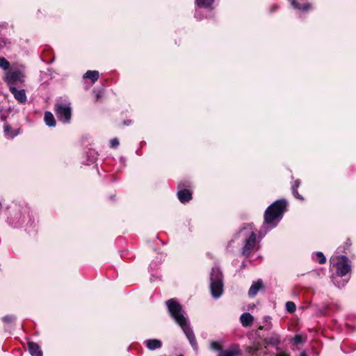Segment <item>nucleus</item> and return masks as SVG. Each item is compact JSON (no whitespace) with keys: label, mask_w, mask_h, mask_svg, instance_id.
<instances>
[{"label":"nucleus","mask_w":356,"mask_h":356,"mask_svg":"<svg viewBox=\"0 0 356 356\" xmlns=\"http://www.w3.org/2000/svg\"><path fill=\"white\" fill-rule=\"evenodd\" d=\"M165 305L170 316L181 327L193 350L197 351L198 345L195 334L188 325L186 318L184 316V310L181 304L176 299L170 298L165 302Z\"/></svg>","instance_id":"nucleus-1"},{"label":"nucleus","mask_w":356,"mask_h":356,"mask_svg":"<svg viewBox=\"0 0 356 356\" xmlns=\"http://www.w3.org/2000/svg\"><path fill=\"white\" fill-rule=\"evenodd\" d=\"M287 201L281 198L269 205L264 214V227L273 229L277 226L287 211Z\"/></svg>","instance_id":"nucleus-2"},{"label":"nucleus","mask_w":356,"mask_h":356,"mask_svg":"<svg viewBox=\"0 0 356 356\" xmlns=\"http://www.w3.org/2000/svg\"><path fill=\"white\" fill-rule=\"evenodd\" d=\"M252 224H248L240 229L234 235V238H238L241 233L245 232V244L242 248V254L245 257H249L254 251L257 243V234L252 231Z\"/></svg>","instance_id":"nucleus-3"},{"label":"nucleus","mask_w":356,"mask_h":356,"mask_svg":"<svg viewBox=\"0 0 356 356\" xmlns=\"http://www.w3.org/2000/svg\"><path fill=\"white\" fill-rule=\"evenodd\" d=\"M223 275L218 267H213L210 273V290L212 296L218 298L223 292Z\"/></svg>","instance_id":"nucleus-4"},{"label":"nucleus","mask_w":356,"mask_h":356,"mask_svg":"<svg viewBox=\"0 0 356 356\" xmlns=\"http://www.w3.org/2000/svg\"><path fill=\"white\" fill-rule=\"evenodd\" d=\"M54 112L58 119L64 122L69 123L72 118V108L70 104L56 103L54 105Z\"/></svg>","instance_id":"nucleus-5"},{"label":"nucleus","mask_w":356,"mask_h":356,"mask_svg":"<svg viewBox=\"0 0 356 356\" xmlns=\"http://www.w3.org/2000/svg\"><path fill=\"white\" fill-rule=\"evenodd\" d=\"M210 348L212 350L219 351L218 356H240L241 350L238 345H234L228 349L222 350V345L218 341H212L210 343Z\"/></svg>","instance_id":"nucleus-6"},{"label":"nucleus","mask_w":356,"mask_h":356,"mask_svg":"<svg viewBox=\"0 0 356 356\" xmlns=\"http://www.w3.org/2000/svg\"><path fill=\"white\" fill-rule=\"evenodd\" d=\"M189 186V182L187 181H181L177 184L178 191L177 195L179 200L183 204L188 202L193 198L191 191L185 188Z\"/></svg>","instance_id":"nucleus-7"},{"label":"nucleus","mask_w":356,"mask_h":356,"mask_svg":"<svg viewBox=\"0 0 356 356\" xmlns=\"http://www.w3.org/2000/svg\"><path fill=\"white\" fill-rule=\"evenodd\" d=\"M336 267V273L339 277H343L351 270L350 261L346 256L341 255L339 261L334 264Z\"/></svg>","instance_id":"nucleus-8"},{"label":"nucleus","mask_w":356,"mask_h":356,"mask_svg":"<svg viewBox=\"0 0 356 356\" xmlns=\"http://www.w3.org/2000/svg\"><path fill=\"white\" fill-rule=\"evenodd\" d=\"M291 6L296 10L302 12H308L313 9V6L311 3L304 1L302 3L298 2L297 0H288Z\"/></svg>","instance_id":"nucleus-9"},{"label":"nucleus","mask_w":356,"mask_h":356,"mask_svg":"<svg viewBox=\"0 0 356 356\" xmlns=\"http://www.w3.org/2000/svg\"><path fill=\"white\" fill-rule=\"evenodd\" d=\"M10 91L19 103L26 102V95L24 90H17L15 87L10 86Z\"/></svg>","instance_id":"nucleus-10"},{"label":"nucleus","mask_w":356,"mask_h":356,"mask_svg":"<svg viewBox=\"0 0 356 356\" xmlns=\"http://www.w3.org/2000/svg\"><path fill=\"white\" fill-rule=\"evenodd\" d=\"M28 349L32 356H43V353L38 343L28 341Z\"/></svg>","instance_id":"nucleus-11"},{"label":"nucleus","mask_w":356,"mask_h":356,"mask_svg":"<svg viewBox=\"0 0 356 356\" xmlns=\"http://www.w3.org/2000/svg\"><path fill=\"white\" fill-rule=\"evenodd\" d=\"M264 287V284L261 280H257V282L252 284L248 291V295L250 297H254L257 295L259 290Z\"/></svg>","instance_id":"nucleus-12"},{"label":"nucleus","mask_w":356,"mask_h":356,"mask_svg":"<svg viewBox=\"0 0 356 356\" xmlns=\"http://www.w3.org/2000/svg\"><path fill=\"white\" fill-rule=\"evenodd\" d=\"M264 342L268 345L273 346H277L280 343V337L276 333H272L270 336L264 339Z\"/></svg>","instance_id":"nucleus-13"},{"label":"nucleus","mask_w":356,"mask_h":356,"mask_svg":"<svg viewBox=\"0 0 356 356\" xmlns=\"http://www.w3.org/2000/svg\"><path fill=\"white\" fill-rule=\"evenodd\" d=\"M22 72L19 71H13L7 74V79L9 83L15 84L20 81Z\"/></svg>","instance_id":"nucleus-14"},{"label":"nucleus","mask_w":356,"mask_h":356,"mask_svg":"<svg viewBox=\"0 0 356 356\" xmlns=\"http://www.w3.org/2000/svg\"><path fill=\"white\" fill-rule=\"evenodd\" d=\"M241 323L243 327H249L252 325L254 318L248 312L243 313L240 317Z\"/></svg>","instance_id":"nucleus-15"},{"label":"nucleus","mask_w":356,"mask_h":356,"mask_svg":"<svg viewBox=\"0 0 356 356\" xmlns=\"http://www.w3.org/2000/svg\"><path fill=\"white\" fill-rule=\"evenodd\" d=\"M300 184L301 181L300 179L295 180L293 184L291 186V191L294 197L302 202L305 200V198L298 191V188L300 186Z\"/></svg>","instance_id":"nucleus-16"},{"label":"nucleus","mask_w":356,"mask_h":356,"mask_svg":"<svg viewBox=\"0 0 356 356\" xmlns=\"http://www.w3.org/2000/svg\"><path fill=\"white\" fill-rule=\"evenodd\" d=\"M145 344L147 348L151 350L160 348L162 346V342L156 339H148L145 341Z\"/></svg>","instance_id":"nucleus-17"},{"label":"nucleus","mask_w":356,"mask_h":356,"mask_svg":"<svg viewBox=\"0 0 356 356\" xmlns=\"http://www.w3.org/2000/svg\"><path fill=\"white\" fill-rule=\"evenodd\" d=\"M44 120L45 124L50 127H54L56 124V121L54 115L50 111H45Z\"/></svg>","instance_id":"nucleus-18"},{"label":"nucleus","mask_w":356,"mask_h":356,"mask_svg":"<svg viewBox=\"0 0 356 356\" xmlns=\"http://www.w3.org/2000/svg\"><path fill=\"white\" fill-rule=\"evenodd\" d=\"M99 77V73L97 70H88L83 75V79H90L92 83L96 82Z\"/></svg>","instance_id":"nucleus-19"},{"label":"nucleus","mask_w":356,"mask_h":356,"mask_svg":"<svg viewBox=\"0 0 356 356\" xmlns=\"http://www.w3.org/2000/svg\"><path fill=\"white\" fill-rule=\"evenodd\" d=\"M214 0H195V3L200 8H208L211 6Z\"/></svg>","instance_id":"nucleus-20"},{"label":"nucleus","mask_w":356,"mask_h":356,"mask_svg":"<svg viewBox=\"0 0 356 356\" xmlns=\"http://www.w3.org/2000/svg\"><path fill=\"white\" fill-rule=\"evenodd\" d=\"M286 309L289 313H293L296 309V304L292 301H288L286 303Z\"/></svg>","instance_id":"nucleus-21"},{"label":"nucleus","mask_w":356,"mask_h":356,"mask_svg":"<svg viewBox=\"0 0 356 356\" xmlns=\"http://www.w3.org/2000/svg\"><path fill=\"white\" fill-rule=\"evenodd\" d=\"M316 260L320 264H323L326 262V258L321 252H317L316 253Z\"/></svg>","instance_id":"nucleus-22"},{"label":"nucleus","mask_w":356,"mask_h":356,"mask_svg":"<svg viewBox=\"0 0 356 356\" xmlns=\"http://www.w3.org/2000/svg\"><path fill=\"white\" fill-rule=\"evenodd\" d=\"M0 67L3 70H8L10 67V63L4 57L0 56Z\"/></svg>","instance_id":"nucleus-23"},{"label":"nucleus","mask_w":356,"mask_h":356,"mask_svg":"<svg viewBox=\"0 0 356 356\" xmlns=\"http://www.w3.org/2000/svg\"><path fill=\"white\" fill-rule=\"evenodd\" d=\"M15 320V317L13 315H6L2 318V321L6 323H12Z\"/></svg>","instance_id":"nucleus-24"},{"label":"nucleus","mask_w":356,"mask_h":356,"mask_svg":"<svg viewBox=\"0 0 356 356\" xmlns=\"http://www.w3.org/2000/svg\"><path fill=\"white\" fill-rule=\"evenodd\" d=\"M302 341H303V339H302V335H300V334H296L293 338V343L295 345H298V344L302 343Z\"/></svg>","instance_id":"nucleus-25"},{"label":"nucleus","mask_w":356,"mask_h":356,"mask_svg":"<svg viewBox=\"0 0 356 356\" xmlns=\"http://www.w3.org/2000/svg\"><path fill=\"white\" fill-rule=\"evenodd\" d=\"M119 145V140L117 138H113L111 140V147L116 148Z\"/></svg>","instance_id":"nucleus-26"},{"label":"nucleus","mask_w":356,"mask_h":356,"mask_svg":"<svg viewBox=\"0 0 356 356\" xmlns=\"http://www.w3.org/2000/svg\"><path fill=\"white\" fill-rule=\"evenodd\" d=\"M102 97H103V92H101V91H99V92L96 94V95H95V102H97L100 101V100H101V99L102 98Z\"/></svg>","instance_id":"nucleus-27"},{"label":"nucleus","mask_w":356,"mask_h":356,"mask_svg":"<svg viewBox=\"0 0 356 356\" xmlns=\"http://www.w3.org/2000/svg\"><path fill=\"white\" fill-rule=\"evenodd\" d=\"M257 348L255 347H249V353L254 354L257 352Z\"/></svg>","instance_id":"nucleus-28"},{"label":"nucleus","mask_w":356,"mask_h":356,"mask_svg":"<svg viewBox=\"0 0 356 356\" xmlns=\"http://www.w3.org/2000/svg\"><path fill=\"white\" fill-rule=\"evenodd\" d=\"M5 46H6V42L3 39L0 38V49L5 47Z\"/></svg>","instance_id":"nucleus-29"},{"label":"nucleus","mask_w":356,"mask_h":356,"mask_svg":"<svg viewBox=\"0 0 356 356\" xmlns=\"http://www.w3.org/2000/svg\"><path fill=\"white\" fill-rule=\"evenodd\" d=\"M299 356H308L305 351H302Z\"/></svg>","instance_id":"nucleus-30"},{"label":"nucleus","mask_w":356,"mask_h":356,"mask_svg":"<svg viewBox=\"0 0 356 356\" xmlns=\"http://www.w3.org/2000/svg\"><path fill=\"white\" fill-rule=\"evenodd\" d=\"M278 356H289V355L286 354L285 353H282L279 354Z\"/></svg>","instance_id":"nucleus-31"},{"label":"nucleus","mask_w":356,"mask_h":356,"mask_svg":"<svg viewBox=\"0 0 356 356\" xmlns=\"http://www.w3.org/2000/svg\"><path fill=\"white\" fill-rule=\"evenodd\" d=\"M264 328V326H261V325L259 327V330H263Z\"/></svg>","instance_id":"nucleus-32"},{"label":"nucleus","mask_w":356,"mask_h":356,"mask_svg":"<svg viewBox=\"0 0 356 356\" xmlns=\"http://www.w3.org/2000/svg\"><path fill=\"white\" fill-rule=\"evenodd\" d=\"M4 128H5V131H6V128H8V125H5Z\"/></svg>","instance_id":"nucleus-33"},{"label":"nucleus","mask_w":356,"mask_h":356,"mask_svg":"<svg viewBox=\"0 0 356 356\" xmlns=\"http://www.w3.org/2000/svg\"><path fill=\"white\" fill-rule=\"evenodd\" d=\"M177 356H184V355H182V354H179V355H178Z\"/></svg>","instance_id":"nucleus-34"}]
</instances>
